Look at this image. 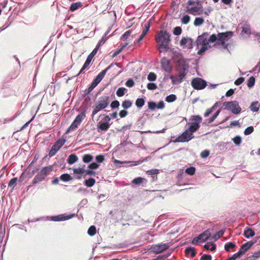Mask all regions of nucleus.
Masks as SVG:
<instances>
[{
	"label": "nucleus",
	"mask_w": 260,
	"mask_h": 260,
	"mask_svg": "<svg viewBox=\"0 0 260 260\" xmlns=\"http://www.w3.org/2000/svg\"><path fill=\"white\" fill-rule=\"evenodd\" d=\"M233 35L234 32L232 31L219 32L217 35L212 34L209 37V41L212 43L216 42L214 44L215 46H222L223 48L228 49L229 48V44L226 43V42L228 41Z\"/></svg>",
	"instance_id": "obj_1"
},
{
	"label": "nucleus",
	"mask_w": 260,
	"mask_h": 260,
	"mask_svg": "<svg viewBox=\"0 0 260 260\" xmlns=\"http://www.w3.org/2000/svg\"><path fill=\"white\" fill-rule=\"evenodd\" d=\"M171 35L166 30H159L155 36V40L157 43L158 49H165L167 51L169 49V44L171 42Z\"/></svg>",
	"instance_id": "obj_2"
},
{
	"label": "nucleus",
	"mask_w": 260,
	"mask_h": 260,
	"mask_svg": "<svg viewBox=\"0 0 260 260\" xmlns=\"http://www.w3.org/2000/svg\"><path fill=\"white\" fill-rule=\"evenodd\" d=\"M185 11L192 15H200L203 10L200 0H188L186 3Z\"/></svg>",
	"instance_id": "obj_3"
},
{
	"label": "nucleus",
	"mask_w": 260,
	"mask_h": 260,
	"mask_svg": "<svg viewBox=\"0 0 260 260\" xmlns=\"http://www.w3.org/2000/svg\"><path fill=\"white\" fill-rule=\"evenodd\" d=\"M188 64L181 66V67H179L178 66L176 67V70L178 72V76L175 77L172 75L170 77L173 84H179L183 81V79L188 72Z\"/></svg>",
	"instance_id": "obj_4"
},
{
	"label": "nucleus",
	"mask_w": 260,
	"mask_h": 260,
	"mask_svg": "<svg viewBox=\"0 0 260 260\" xmlns=\"http://www.w3.org/2000/svg\"><path fill=\"white\" fill-rule=\"evenodd\" d=\"M110 103L109 96L103 95L101 96L98 101L96 105L93 107L92 112V116H94L100 110L105 109Z\"/></svg>",
	"instance_id": "obj_5"
},
{
	"label": "nucleus",
	"mask_w": 260,
	"mask_h": 260,
	"mask_svg": "<svg viewBox=\"0 0 260 260\" xmlns=\"http://www.w3.org/2000/svg\"><path fill=\"white\" fill-rule=\"evenodd\" d=\"M53 166H47L43 167L40 172L35 176L33 180L34 183H37L45 179L47 175L52 171Z\"/></svg>",
	"instance_id": "obj_6"
},
{
	"label": "nucleus",
	"mask_w": 260,
	"mask_h": 260,
	"mask_svg": "<svg viewBox=\"0 0 260 260\" xmlns=\"http://www.w3.org/2000/svg\"><path fill=\"white\" fill-rule=\"evenodd\" d=\"M224 109L231 111L235 114H238L241 111V108L240 107L237 101L225 102L223 104Z\"/></svg>",
	"instance_id": "obj_7"
},
{
	"label": "nucleus",
	"mask_w": 260,
	"mask_h": 260,
	"mask_svg": "<svg viewBox=\"0 0 260 260\" xmlns=\"http://www.w3.org/2000/svg\"><path fill=\"white\" fill-rule=\"evenodd\" d=\"M192 120L194 121V122L189 123L190 126L188 129L191 134L199 129L200 127V124L202 121V118L199 115H194L192 116Z\"/></svg>",
	"instance_id": "obj_8"
},
{
	"label": "nucleus",
	"mask_w": 260,
	"mask_h": 260,
	"mask_svg": "<svg viewBox=\"0 0 260 260\" xmlns=\"http://www.w3.org/2000/svg\"><path fill=\"white\" fill-rule=\"evenodd\" d=\"M65 142L66 140L63 139H59L57 141H56L50 150L49 153V156L52 157L55 155L56 152L64 145Z\"/></svg>",
	"instance_id": "obj_9"
},
{
	"label": "nucleus",
	"mask_w": 260,
	"mask_h": 260,
	"mask_svg": "<svg viewBox=\"0 0 260 260\" xmlns=\"http://www.w3.org/2000/svg\"><path fill=\"white\" fill-rule=\"evenodd\" d=\"M172 59L177 63V67H181V66L188 64L182 54L179 52L174 51L173 52Z\"/></svg>",
	"instance_id": "obj_10"
},
{
	"label": "nucleus",
	"mask_w": 260,
	"mask_h": 260,
	"mask_svg": "<svg viewBox=\"0 0 260 260\" xmlns=\"http://www.w3.org/2000/svg\"><path fill=\"white\" fill-rule=\"evenodd\" d=\"M191 84L194 89L197 90H202L206 87L207 83L205 80L201 78H196L192 79L191 82Z\"/></svg>",
	"instance_id": "obj_11"
},
{
	"label": "nucleus",
	"mask_w": 260,
	"mask_h": 260,
	"mask_svg": "<svg viewBox=\"0 0 260 260\" xmlns=\"http://www.w3.org/2000/svg\"><path fill=\"white\" fill-rule=\"evenodd\" d=\"M211 233L209 229L206 230L203 233L195 237L192 241V243L194 244L199 242H204L207 241L210 237Z\"/></svg>",
	"instance_id": "obj_12"
},
{
	"label": "nucleus",
	"mask_w": 260,
	"mask_h": 260,
	"mask_svg": "<svg viewBox=\"0 0 260 260\" xmlns=\"http://www.w3.org/2000/svg\"><path fill=\"white\" fill-rule=\"evenodd\" d=\"M170 245L168 243H161L151 247V251L155 254H159L168 249Z\"/></svg>",
	"instance_id": "obj_13"
},
{
	"label": "nucleus",
	"mask_w": 260,
	"mask_h": 260,
	"mask_svg": "<svg viewBox=\"0 0 260 260\" xmlns=\"http://www.w3.org/2000/svg\"><path fill=\"white\" fill-rule=\"evenodd\" d=\"M193 138L194 136L193 134L188 130H186L183 133L176 139L175 142H188Z\"/></svg>",
	"instance_id": "obj_14"
},
{
	"label": "nucleus",
	"mask_w": 260,
	"mask_h": 260,
	"mask_svg": "<svg viewBox=\"0 0 260 260\" xmlns=\"http://www.w3.org/2000/svg\"><path fill=\"white\" fill-rule=\"evenodd\" d=\"M113 64H111L109 67H108L106 69L100 72L98 76L95 77L94 80L92 81L91 83V85L92 87H95L104 78L106 73L112 67Z\"/></svg>",
	"instance_id": "obj_15"
},
{
	"label": "nucleus",
	"mask_w": 260,
	"mask_h": 260,
	"mask_svg": "<svg viewBox=\"0 0 260 260\" xmlns=\"http://www.w3.org/2000/svg\"><path fill=\"white\" fill-rule=\"evenodd\" d=\"M97 52L98 51H96V49H93V50L89 54V55L87 56V58L83 66L82 67V68H81V69L80 70V71H79V73L77 74V76H78L79 74L84 72V71L90 64V63L91 61V60L92 59V58L96 54Z\"/></svg>",
	"instance_id": "obj_16"
},
{
	"label": "nucleus",
	"mask_w": 260,
	"mask_h": 260,
	"mask_svg": "<svg viewBox=\"0 0 260 260\" xmlns=\"http://www.w3.org/2000/svg\"><path fill=\"white\" fill-rule=\"evenodd\" d=\"M205 35H207V34L204 33L202 35L198 37L197 41V44L198 47L200 45H201L202 46L211 48V46L209 44V43L210 42L209 41V39L207 40V39L204 37Z\"/></svg>",
	"instance_id": "obj_17"
},
{
	"label": "nucleus",
	"mask_w": 260,
	"mask_h": 260,
	"mask_svg": "<svg viewBox=\"0 0 260 260\" xmlns=\"http://www.w3.org/2000/svg\"><path fill=\"white\" fill-rule=\"evenodd\" d=\"M85 165L83 167L75 168L73 169V173L75 175V177L77 179H81L82 177V174H85V170L84 169Z\"/></svg>",
	"instance_id": "obj_18"
},
{
	"label": "nucleus",
	"mask_w": 260,
	"mask_h": 260,
	"mask_svg": "<svg viewBox=\"0 0 260 260\" xmlns=\"http://www.w3.org/2000/svg\"><path fill=\"white\" fill-rule=\"evenodd\" d=\"M253 244L254 242L251 241L247 242L241 246L239 251L241 252L242 255H244Z\"/></svg>",
	"instance_id": "obj_19"
},
{
	"label": "nucleus",
	"mask_w": 260,
	"mask_h": 260,
	"mask_svg": "<svg viewBox=\"0 0 260 260\" xmlns=\"http://www.w3.org/2000/svg\"><path fill=\"white\" fill-rule=\"evenodd\" d=\"M162 68L166 72H170L172 70L170 61L166 58H164L161 60Z\"/></svg>",
	"instance_id": "obj_20"
},
{
	"label": "nucleus",
	"mask_w": 260,
	"mask_h": 260,
	"mask_svg": "<svg viewBox=\"0 0 260 260\" xmlns=\"http://www.w3.org/2000/svg\"><path fill=\"white\" fill-rule=\"evenodd\" d=\"M111 124L108 122H100L98 125V128L102 131H107L110 127Z\"/></svg>",
	"instance_id": "obj_21"
},
{
	"label": "nucleus",
	"mask_w": 260,
	"mask_h": 260,
	"mask_svg": "<svg viewBox=\"0 0 260 260\" xmlns=\"http://www.w3.org/2000/svg\"><path fill=\"white\" fill-rule=\"evenodd\" d=\"M71 218L70 216H65L63 215H59L51 217V220L54 221H63L69 219Z\"/></svg>",
	"instance_id": "obj_22"
},
{
	"label": "nucleus",
	"mask_w": 260,
	"mask_h": 260,
	"mask_svg": "<svg viewBox=\"0 0 260 260\" xmlns=\"http://www.w3.org/2000/svg\"><path fill=\"white\" fill-rule=\"evenodd\" d=\"M185 253L186 255L190 254L191 257H194L196 254V251L194 247H189L185 249Z\"/></svg>",
	"instance_id": "obj_23"
},
{
	"label": "nucleus",
	"mask_w": 260,
	"mask_h": 260,
	"mask_svg": "<svg viewBox=\"0 0 260 260\" xmlns=\"http://www.w3.org/2000/svg\"><path fill=\"white\" fill-rule=\"evenodd\" d=\"M78 157L75 154H71L68 158L67 161L70 165H72L78 160Z\"/></svg>",
	"instance_id": "obj_24"
},
{
	"label": "nucleus",
	"mask_w": 260,
	"mask_h": 260,
	"mask_svg": "<svg viewBox=\"0 0 260 260\" xmlns=\"http://www.w3.org/2000/svg\"><path fill=\"white\" fill-rule=\"evenodd\" d=\"M244 235L247 238L252 237L255 235L254 231L251 228L246 229L244 232Z\"/></svg>",
	"instance_id": "obj_25"
},
{
	"label": "nucleus",
	"mask_w": 260,
	"mask_h": 260,
	"mask_svg": "<svg viewBox=\"0 0 260 260\" xmlns=\"http://www.w3.org/2000/svg\"><path fill=\"white\" fill-rule=\"evenodd\" d=\"M85 112L83 111L76 116L75 120L76 121L77 123L80 124L82 121L85 118Z\"/></svg>",
	"instance_id": "obj_26"
},
{
	"label": "nucleus",
	"mask_w": 260,
	"mask_h": 260,
	"mask_svg": "<svg viewBox=\"0 0 260 260\" xmlns=\"http://www.w3.org/2000/svg\"><path fill=\"white\" fill-rule=\"evenodd\" d=\"M82 6V3L80 2H77L75 3H73L72 4H71L70 8V10L71 11H74L77 10L78 8L81 7Z\"/></svg>",
	"instance_id": "obj_27"
},
{
	"label": "nucleus",
	"mask_w": 260,
	"mask_h": 260,
	"mask_svg": "<svg viewBox=\"0 0 260 260\" xmlns=\"http://www.w3.org/2000/svg\"><path fill=\"white\" fill-rule=\"evenodd\" d=\"M249 108L251 111L253 112H257L259 110V104L258 102H252Z\"/></svg>",
	"instance_id": "obj_28"
},
{
	"label": "nucleus",
	"mask_w": 260,
	"mask_h": 260,
	"mask_svg": "<svg viewBox=\"0 0 260 260\" xmlns=\"http://www.w3.org/2000/svg\"><path fill=\"white\" fill-rule=\"evenodd\" d=\"M80 125L79 123H77L76 121L75 120L73 121V122L72 123L70 127L68 128L66 133H70L71 131H74L75 129L77 128V127Z\"/></svg>",
	"instance_id": "obj_29"
},
{
	"label": "nucleus",
	"mask_w": 260,
	"mask_h": 260,
	"mask_svg": "<svg viewBox=\"0 0 260 260\" xmlns=\"http://www.w3.org/2000/svg\"><path fill=\"white\" fill-rule=\"evenodd\" d=\"M95 183V180L94 178H90L84 182V184L88 187H91L93 186Z\"/></svg>",
	"instance_id": "obj_30"
},
{
	"label": "nucleus",
	"mask_w": 260,
	"mask_h": 260,
	"mask_svg": "<svg viewBox=\"0 0 260 260\" xmlns=\"http://www.w3.org/2000/svg\"><path fill=\"white\" fill-rule=\"evenodd\" d=\"M133 103L131 101L129 100H125L122 102V107L124 109H127L131 107L132 106Z\"/></svg>",
	"instance_id": "obj_31"
},
{
	"label": "nucleus",
	"mask_w": 260,
	"mask_h": 260,
	"mask_svg": "<svg viewBox=\"0 0 260 260\" xmlns=\"http://www.w3.org/2000/svg\"><path fill=\"white\" fill-rule=\"evenodd\" d=\"M61 180L67 182L73 180V178L68 174H63L60 177Z\"/></svg>",
	"instance_id": "obj_32"
},
{
	"label": "nucleus",
	"mask_w": 260,
	"mask_h": 260,
	"mask_svg": "<svg viewBox=\"0 0 260 260\" xmlns=\"http://www.w3.org/2000/svg\"><path fill=\"white\" fill-rule=\"evenodd\" d=\"M127 89L124 87H120L116 91V95L119 97L123 96Z\"/></svg>",
	"instance_id": "obj_33"
},
{
	"label": "nucleus",
	"mask_w": 260,
	"mask_h": 260,
	"mask_svg": "<svg viewBox=\"0 0 260 260\" xmlns=\"http://www.w3.org/2000/svg\"><path fill=\"white\" fill-rule=\"evenodd\" d=\"M92 159L93 156L90 154H86L83 156V161L85 163H88Z\"/></svg>",
	"instance_id": "obj_34"
},
{
	"label": "nucleus",
	"mask_w": 260,
	"mask_h": 260,
	"mask_svg": "<svg viewBox=\"0 0 260 260\" xmlns=\"http://www.w3.org/2000/svg\"><path fill=\"white\" fill-rule=\"evenodd\" d=\"M236 247V244L233 242H229L225 244L224 249L226 251H230L231 249H233Z\"/></svg>",
	"instance_id": "obj_35"
},
{
	"label": "nucleus",
	"mask_w": 260,
	"mask_h": 260,
	"mask_svg": "<svg viewBox=\"0 0 260 260\" xmlns=\"http://www.w3.org/2000/svg\"><path fill=\"white\" fill-rule=\"evenodd\" d=\"M5 235V227L0 224V243H2Z\"/></svg>",
	"instance_id": "obj_36"
},
{
	"label": "nucleus",
	"mask_w": 260,
	"mask_h": 260,
	"mask_svg": "<svg viewBox=\"0 0 260 260\" xmlns=\"http://www.w3.org/2000/svg\"><path fill=\"white\" fill-rule=\"evenodd\" d=\"M145 104V101L144 100V99L143 98H139V99H137L136 101V106L139 108H140L141 107H142Z\"/></svg>",
	"instance_id": "obj_37"
},
{
	"label": "nucleus",
	"mask_w": 260,
	"mask_h": 260,
	"mask_svg": "<svg viewBox=\"0 0 260 260\" xmlns=\"http://www.w3.org/2000/svg\"><path fill=\"white\" fill-rule=\"evenodd\" d=\"M204 22V19L202 17H197L194 21L195 26L201 25Z\"/></svg>",
	"instance_id": "obj_38"
},
{
	"label": "nucleus",
	"mask_w": 260,
	"mask_h": 260,
	"mask_svg": "<svg viewBox=\"0 0 260 260\" xmlns=\"http://www.w3.org/2000/svg\"><path fill=\"white\" fill-rule=\"evenodd\" d=\"M96 230L94 225L90 226L88 230V234L90 236H93L96 234Z\"/></svg>",
	"instance_id": "obj_39"
},
{
	"label": "nucleus",
	"mask_w": 260,
	"mask_h": 260,
	"mask_svg": "<svg viewBox=\"0 0 260 260\" xmlns=\"http://www.w3.org/2000/svg\"><path fill=\"white\" fill-rule=\"evenodd\" d=\"M132 32V30H128L125 32L121 37V40L125 41L128 39Z\"/></svg>",
	"instance_id": "obj_40"
},
{
	"label": "nucleus",
	"mask_w": 260,
	"mask_h": 260,
	"mask_svg": "<svg viewBox=\"0 0 260 260\" xmlns=\"http://www.w3.org/2000/svg\"><path fill=\"white\" fill-rule=\"evenodd\" d=\"M176 99H177L176 96L174 94H170V95L167 96L166 98V101L168 103H171V102H173L174 101H175L176 100Z\"/></svg>",
	"instance_id": "obj_41"
},
{
	"label": "nucleus",
	"mask_w": 260,
	"mask_h": 260,
	"mask_svg": "<svg viewBox=\"0 0 260 260\" xmlns=\"http://www.w3.org/2000/svg\"><path fill=\"white\" fill-rule=\"evenodd\" d=\"M224 234V231H220L218 232H217L216 234H215L212 238L214 241H217L218 240L220 237H221Z\"/></svg>",
	"instance_id": "obj_42"
},
{
	"label": "nucleus",
	"mask_w": 260,
	"mask_h": 260,
	"mask_svg": "<svg viewBox=\"0 0 260 260\" xmlns=\"http://www.w3.org/2000/svg\"><path fill=\"white\" fill-rule=\"evenodd\" d=\"M255 83V78L253 76H251L247 81V85L248 87L250 88L252 87Z\"/></svg>",
	"instance_id": "obj_43"
},
{
	"label": "nucleus",
	"mask_w": 260,
	"mask_h": 260,
	"mask_svg": "<svg viewBox=\"0 0 260 260\" xmlns=\"http://www.w3.org/2000/svg\"><path fill=\"white\" fill-rule=\"evenodd\" d=\"M16 183V177L13 178L9 182L8 184V188H10L12 191L14 187V185Z\"/></svg>",
	"instance_id": "obj_44"
},
{
	"label": "nucleus",
	"mask_w": 260,
	"mask_h": 260,
	"mask_svg": "<svg viewBox=\"0 0 260 260\" xmlns=\"http://www.w3.org/2000/svg\"><path fill=\"white\" fill-rule=\"evenodd\" d=\"M196 169L193 167L187 168L185 170V173L189 175H193L195 173Z\"/></svg>",
	"instance_id": "obj_45"
},
{
	"label": "nucleus",
	"mask_w": 260,
	"mask_h": 260,
	"mask_svg": "<svg viewBox=\"0 0 260 260\" xmlns=\"http://www.w3.org/2000/svg\"><path fill=\"white\" fill-rule=\"evenodd\" d=\"M242 32L244 34H246L249 36L251 34V29L249 25H247L243 28Z\"/></svg>",
	"instance_id": "obj_46"
},
{
	"label": "nucleus",
	"mask_w": 260,
	"mask_h": 260,
	"mask_svg": "<svg viewBox=\"0 0 260 260\" xmlns=\"http://www.w3.org/2000/svg\"><path fill=\"white\" fill-rule=\"evenodd\" d=\"M147 79L150 81H154L156 79V75L153 72H150L147 77Z\"/></svg>",
	"instance_id": "obj_47"
},
{
	"label": "nucleus",
	"mask_w": 260,
	"mask_h": 260,
	"mask_svg": "<svg viewBox=\"0 0 260 260\" xmlns=\"http://www.w3.org/2000/svg\"><path fill=\"white\" fill-rule=\"evenodd\" d=\"M188 41L190 42V43H192V40L190 38L189 39H186L185 38H183L180 41V44L181 46H185L186 45Z\"/></svg>",
	"instance_id": "obj_48"
},
{
	"label": "nucleus",
	"mask_w": 260,
	"mask_h": 260,
	"mask_svg": "<svg viewBox=\"0 0 260 260\" xmlns=\"http://www.w3.org/2000/svg\"><path fill=\"white\" fill-rule=\"evenodd\" d=\"M144 179L142 177H137L135 178L133 181L132 183L135 184H140L142 183Z\"/></svg>",
	"instance_id": "obj_49"
},
{
	"label": "nucleus",
	"mask_w": 260,
	"mask_h": 260,
	"mask_svg": "<svg viewBox=\"0 0 260 260\" xmlns=\"http://www.w3.org/2000/svg\"><path fill=\"white\" fill-rule=\"evenodd\" d=\"M190 19V17L188 15H185L181 19V22L183 24H186L189 22Z\"/></svg>",
	"instance_id": "obj_50"
},
{
	"label": "nucleus",
	"mask_w": 260,
	"mask_h": 260,
	"mask_svg": "<svg viewBox=\"0 0 260 260\" xmlns=\"http://www.w3.org/2000/svg\"><path fill=\"white\" fill-rule=\"evenodd\" d=\"M260 257V249L258 251H256L253 254L249 256L248 258L249 260H252V258H257Z\"/></svg>",
	"instance_id": "obj_51"
},
{
	"label": "nucleus",
	"mask_w": 260,
	"mask_h": 260,
	"mask_svg": "<svg viewBox=\"0 0 260 260\" xmlns=\"http://www.w3.org/2000/svg\"><path fill=\"white\" fill-rule=\"evenodd\" d=\"M182 32V29L180 26H177L174 28L173 34L176 36L180 35Z\"/></svg>",
	"instance_id": "obj_52"
},
{
	"label": "nucleus",
	"mask_w": 260,
	"mask_h": 260,
	"mask_svg": "<svg viewBox=\"0 0 260 260\" xmlns=\"http://www.w3.org/2000/svg\"><path fill=\"white\" fill-rule=\"evenodd\" d=\"M254 131L253 127L252 126L247 127L244 131V134L245 135H249L251 134Z\"/></svg>",
	"instance_id": "obj_53"
},
{
	"label": "nucleus",
	"mask_w": 260,
	"mask_h": 260,
	"mask_svg": "<svg viewBox=\"0 0 260 260\" xmlns=\"http://www.w3.org/2000/svg\"><path fill=\"white\" fill-rule=\"evenodd\" d=\"M150 26V22H147L145 24L144 27L143 28V29L142 33H143V34L146 35L149 29Z\"/></svg>",
	"instance_id": "obj_54"
},
{
	"label": "nucleus",
	"mask_w": 260,
	"mask_h": 260,
	"mask_svg": "<svg viewBox=\"0 0 260 260\" xmlns=\"http://www.w3.org/2000/svg\"><path fill=\"white\" fill-rule=\"evenodd\" d=\"M233 141L236 145H239L241 143V138L240 136H237L233 139Z\"/></svg>",
	"instance_id": "obj_55"
},
{
	"label": "nucleus",
	"mask_w": 260,
	"mask_h": 260,
	"mask_svg": "<svg viewBox=\"0 0 260 260\" xmlns=\"http://www.w3.org/2000/svg\"><path fill=\"white\" fill-rule=\"evenodd\" d=\"M147 87L149 90H154L157 88V85L153 83H149L147 85Z\"/></svg>",
	"instance_id": "obj_56"
},
{
	"label": "nucleus",
	"mask_w": 260,
	"mask_h": 260,
	"mask_svg": "<svg viewBox=\"0 0 260 260\" xmlns=\"http://www.w3.org/2000/svg\"><path fill=\"white\" fill-rule=\"evenodd\" d=\"M99 167V165L98 164V163L96 162H92L88 166L87 168L91 170H94L96 169Z\"/></svg>",
	"instance_id": "obj_57"
},
{
	"label": "nucleus",
	"mask_w": 260,
	"mask_h": 260,
	"mask_svg": "<svg viewBox=\"0 0 260 260\" xmlns=\"http://www.w3.org/2000/svg\"><path fill=\"white\" fill-rule=\"evenodd\" d=\"M156 108V104L153 102L148 103V108L151 110H154Z\"/></svg>",
	"instance_id": "obj_58"
},
{
	"label": "nucleus",
	"mask_w": 260,
	"mask_h": 260,
	"mask_svg": "<svg viewBox=\"0 0 260 260\" xmlns=\"http://www.w3.org/2000/svg\"><path fill=\"white\" fill-rule=\"evenodd\" d=\"M95 159L98 163H101L104 160L105 157L103 155H99L96 156Z\"/></svg>",
	"instance_id": "obj_59"
},
{
	"label": "nucleus",
	"mask_w": 260,
	"mask_h": 260,
	"mask_svg": "<svg viewBox=\"0 0 260 260\" xmlns=\"http://www.w3.org/2000/svg\"><path fill=\"white\" fill-rule=\"evenodd\" d=\"M241 255H242L241 254V252H239L238 251V252L235 253L234 254H233L231 257H230V259L231 260H235L238 257H240Z\"/></svg>",
	"instance_id": "obj_60"
},
{
	"label": "nucleus",
	"mask_w": 260,
	"mask_h": 260,
	"mask_svg": "<svg viewBox=\"0 0 260 260\" xmlns=\"http://www.w3.org/2000/svg\"><path fill=\"white\" fill-rule=\"evenodd\" d=\"M241 255H242L241 254V252H239L238 251V252L235 253L234 254H233L231 257H230V259L231 260H235L238 257H240Z\"/></svg>",
	"instance_id": "obj_61"
},
{
	"label": "nucleus",
	"mask_w": 260,
	"mask_h": 260,
	"mask_svg": "<svg viewBox=\"0 0 260 260\" xmlns=\"http://www.w3.org/2000/svg\"><path fill=\"white\" fill-rule=\"evenodd\" d=\"M134 85V81L132 79H129L125 83V85L128 87H132Z\"/></svg>",
	"instance_id": "obj_62"
},
{
	"label": "nucleus",
	"mask_w": 260,
	"mask_h": 260,
	"mask_svg": "<svg viewBox=\"0 0 260 260\" xmlns=\"http://www.w3.org/2000/svg\"><path fill=\"white\" fill-rule=\"evenodd\" d=\"M119 102L117 100L113 101L111 104V107L112 109L117 108L119 107Z\"/></svg>",
	"instance_id": "obj_63"
},
{
	"label": "nucleus",
	"mask_w": 260,
	"mask_h": 260,
	"mask_svg": "<svg viewBox=\"0 0 260 260\" xmlns=\"http://www.w3.org/2000/svg\"><path fill=\"white\" fill-rule=\"evenodd\" d=\"M212 256L208 254H204L200 258V260H211Z\"/></svg>",
	"instance_id": "obj_64"
}]
</instances>
